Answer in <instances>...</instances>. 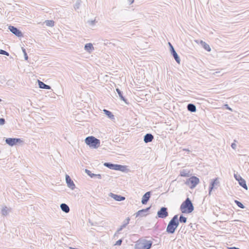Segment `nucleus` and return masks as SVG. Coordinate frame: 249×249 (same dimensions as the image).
I'll return each instance as SVG.
<instances>
[{
    "instance_id": "28",
    "label": "nucleus",
    "mask_w": 249,
    "mask_h": 249,
    "mask_svg": "<svg viewBox=\"0 0 249 249\" xmlns=\"http://www.w3.org/2000/svg\"><path fill=\"white\" fill-rule=\"evenodd\" d=\"M235 203L236 204V205L240 208L244 209L245 208V206L244 205L240 202V201L238 200H235Z\"/></svg>"
},
{
    "instance_id": "25",
    "label": "nucleus",
    "mask_w": 249,
    "mask_h": 249,
    "mask_svg": "<svg viewBox=\"0 0 249 249\" xmlns=\"http://www.w3.org/2000/svg\"><path fill=\"white\" fill-rule=\"evenodd\" d=\"M104 165L110 169L114 170L115 164H112L109 162H105Z\"/></svg>"
},
{
    "instance_id": "1",
    "label": "nucleus",
    "mask_w": 249,
    "mask_h": 249,
    "mask_svg": "<svg viewBox=\"0 0 249 249\" xmlns=\"http://www.w3.org/2000/svg\"><path fill=\"white\" fill-rule=\"evenodd\" d=\"M178 215H175L169 222L166 228V231L170 233H173L178 226Z\"/></svg>"
},
{
    "instance_id": "35",
    "label": "nucleus",
    "mask_w": 249,
    "mask_h": 249,
    "mask_svg": "<svg viewBox=\"0 0 249 249\" xmlns=\"http://www.w3.org/2000/svg\"><path fill=\"white\" fill-rule=\"evenodd\" d=\"M5 123V121L4 118H0V125H3Z\"/></svg>"
},
{
    "instance_id": "16",
    "label": "nucleus",
    "mask_w": 249,
    "mask_h": 249,
    "mask_svg": "<svg viewBox=\"0 0 249 249\" xmlns=\"http://www.w3.org/2000/svg\"><path fill=\"white\" fill-rule=\"evenodd\" d=\"M38 82L39 87L40 89H50L51 88L50 86L45 84L43 82L38 80Z\"/></svg>"
},
{
    "instance_id": "34",
    "label": "nucleus",
    "mask_w": 249,
    "mask_h": 249,
    "mask_svg": "<svg viewBox=\"0 0 249 249\" xmlns=\"http://www.w3.org/2000/svg\"><path fill=\"white\" fill-rule=\"evenodd\" d=\"M235 142H236V141L235 140H234V142L232 143L231 144V147H232V149L235 150L236 148V144L235 143Z\"/></svg>"
},
{
    "instance_id": "10",
    "label": "nucleus",
    "mask_w": 249,
    "mask_h": 249,
    "mask_svg": "<svg viewBox=\"0 0 249 249\" xmlns=\"http://www.w3.org/2000/svg\"><path fill=\"white\" fill-rule=\"evenodd\" d=\"M169 45L170 46V52H171V54L173 56V57H174V59H175V60L176 61V62L178 63L179 64L180 60V58H179L178 53H176L173 46L170 42H169Z\"/></svg>"
},
{
    "instance_id": "19",
    "label": "nucleus",
    "mask_w": 249,
    "mask_h": 249,
    "mask_svg": "<svg viewBox=\"0 0 249 249\" xmlns=\"http://www.w3.org/2000/svg\"><path fill=\"white\" fill-rule=\"evenodd\" d=\"M187 109L191 112H195L196 111V107L193 104H189L187 105Z\"/></svg>"
},
{
    "instance_id": "8",
    "label": "nucleus",
    "mask_w": 249,
    "mask_h": 249,
    "mask_svg": "<svg viewBox=\"0 0 249 249\" xmlns=\"http://www.w3.org/2000/svg\"><path fill=\"white\" fill-rule=\"evenodd\" d=\"M139 245L142 249H149L152 246V242L151 241L143 240L139 242Z\"/></svg>"
},
{
    "instance_id": "37",
    "label": "nucleus",
    "mask_w": 249,
    "mask_h": 249,
    "mask_svg": "<svg viewBox=\"0 0 249 249\" xmlns=\"http://www.w3.org/2000/svg\"><path fill=\"white\" fill-rule=\"evenodd\" d=\"M122 240L121 239H120L116 242L115 245H121L122 244Z\"/></svg>"
},
{
    "instance_id": "30",
    "label": "nucleus",
    "mask_w": 249,
    "mask_h": 249,
    "mask_svg": "<svg viewBox=\"0 0 249 249\" xmlns=\"http://www.w3.org/2000/svg\"><path fill=\"white\" fill-rule=\"evenodd\" d=\"M21 49H22V52L24 54V58L26 60H27L28 59V56L27 55V53L26 52V50L25 49L23 48V47H22L21 48Z\"/></svg>"
},
{
    "instance_id": "5",
    "label": "nucleus",
    "mask_w": 249,
    "mask_h": 249,
    "mask_svg": "<svg viewBox=\"0 0 249 249\" xmlns=\"http://www.w3.org/2000/svg\"><path fill=\"white\" fill-rule=\"evenodd\" d=\"M5 142L10 146H14L17 143H21L23 142V141L19 138H7L5 140Z\"/></svg>"
},
{
    "instance_id": "22",
    "label": "nucleus",
    "mask_w": 249,
    "mask_h": 249,
    "mask_svg": "<svg viewBox=\"0 0 249 249\" xmlns=\"http://www.w3.org/2000/svg\"><path fill=\"white\" fill-rule=\"evenodd\" d=\"M103 111L105 113V114L107 116V117L110 119H114V116L112 114V113L109 110L104 109Z\"/></svg>"
},
{
    "instance_id": "40",
    "label": "nucleus",
    "mask_w": 249,
    "mask_h": 249,
    "mask_svg": "<svg viewBox=\"0 0 249 249\" xmlns=\"http://www.w3.org/2000/svg\"><path fill=\"white\" fill-rule=\"evenodd\" d=\"M129 2L130 4H132L134 2V0H127Z\"/></svg>"
},
{
    "instance_id": "31",
    "label": "nucleus",
    "mask_w": 249,
    "mask_h": 249,
    "mask_svg": "<svg viewBox=\"0 0 249 249\" xmlns=\"http://www.w3.org/2000/svg\"><path fill=\"white\" fill-rule=\"evenodd\" d=\"M221 108H225L231 111H232V109L230 107H229V105L227 104H225L223 105H222Z\"/></svg>"
},
{
    "instance_id": "24",
    "label": "nucleus",
    "mask_w": 249,
    "mask_h": 249,
    "mask_svg": "<svg viewBox=\"0 0 249 249\" xmlns=\"http://www.w3.org/2000/svg\"><path fill=\"white\" fill-rule=\"evenodd\" d=\"M116 90L118 94H119L120 99L126 103V99L123 96L122 92L119 89H116Z\"/></svg>"
},
{
    "instance_id": "39",
    "label": "nucleus",
    "mask_w": 249,
    "mask_h": 249,
    "mask_svg": "<svg viewBox=\"0 0 249 249\" xmlns=\"http://www.w3.org/2000/svg\"><path fill=\"white\" fill-rule=\"evenodd\" d=\"M95 20H91V21H89V23L90 24V25H94L95 23Z\"/></svg>"
},
{
    "instance_id": "33",
    "label": "nucleus",
    "mask_w": 249,
    "mask_h": 249,
    "mask_svg": "<svg viewBox=\"0 0 249 249\" xmlns=\"http://www.w3.org/2000/svg\"><path fill=\"white\" fill-rule=\"evenodd\" d=\"M0 54L5 55L6 56H9V53L1 49H0Z\"/></svg>"
},
{
    "instance_id": "17",
    "label": "nucleus",
    "mask_w": 249,
    "mask_h": 249,
    "mask_svg": "<svg viewBox=\"0 0 249 249\" xmlns=\"http://www.w3.org/2000/svg\"><path fill=\"white\" fill-rule=\"evenodd\" d=\"M84 49L88 52L90 53L94 50V47L91 43H89L85 45Z\"/></svg>"
},
{
    "instance_id": "29",
    "label": "nucleus",
    "mask_w": 249,
    "mask_h": 249,
    "mask_svg": "<svg viewBox=\"0 0 249 249\" xmlns=\"http://www.w3.org/2000/svg\"><path fill=\"white\" fill-rule=\"evenodd\" d=\"M179 220L181 223H186L187 221V218L186 217L181 215L179 217Z\"/></svg>"
},
{
    "instance_id": "11",
    "label": "nucleus",
    "mask_w": 249,
    "mask_h": 249,
    "mask_svg": "<svg viewBox=\"0 0 249 249\" xmlns=\"http://www.w3.org/2000/svg\"><path fill=\"white\" fill-rule=\"evenodd\" d=\"M192 174L191 171L187 169H183L180 171L179 175L181 177H189Z\"/></svg>"
},
{
    "instance_id": "6",
    "label": "nucleus",
    "mask_w": 249,
    "mask_h": 249,
    "mask_svg": "<svg viewBox=\"0 0 249 249\" xmlns=\"http://www.w3.org/2000/svg\"><path fill=\"white\" fill-rule=\"evenodd\" d=\"M234 177L241 187H247L246 181L237 173L234 174Z\"/></svg>"
},
{
    "instance_id": "23",
    "label": "nucleus",
    "mask_w": 249,
    "mask_h": 249,
    "mask_svg": "<svg viewBox=\"0 0 249 249\" xmlns=\"http://www.w3.org/2000/svg\"><path fill=\"white\" fill-rule=\"evenodd\" d=\"M60 207L62 211L65 213H68L70 211L69 207L66 204H62L60 206Z\"/></svg>"
},
{
    "instance_id": "7",
    "label": "nucleus",
    "mask_w": 249,
    "mask_h": 249,
    "mask_svg": "<svg viewBox=\"0 0 249 249\" xmlns=\"http://www.w3.org/2000/svg\"><path fill=\"white\" fill-rule=\"evenodd\" d=\"M157 215L159 217L164 218L168 215V213L166 208H161L157 213Z\"/></svg>"
},
{
    "instance_id": "15",
    "label": "nucleus",
    "mask_w": 249,
    "mask_h": 249,
    "mask_svg": "<svg viewBox=\"0 0 249 249\" xmlns=\"http://www.w3.org/2000/svg\"><path fill=\"white\" fill-rule=\"evenodd\" d=\"M66 181L68 187H75L73 181L71 180L70 177L68 175H66Z\"/></svg>"
},
{
    "instance_id": "27",
    "label": "nucleus",
    "mask_w": 249,
    "mask_h": 249,
    "mask_svg": "<svg viewBox=\"0 0 249 249\" xmlns=\"http://www.w3.org/2000/svg\"><path fill=\"white\" fill-rule=\"evenodd\" d=\"M81 0H77L75 4L74 5V8L75 10H77L79 8L80 6L81 5Z\"/></svg>"
},
{
    "instance_id": "26",
    "label": "nucleus",
    "mask_w": 249,
    "mask_h": 249,
    "mask_svg": "<svg viewBox=\"0 0 249 249\" xmlns=\"http://www.w3.org/2000/svg\"><path fill=\"white\" fill-rule=\"evenodd\" d=\"M45 23L49 27H53L54 25V21L52 20H47L45 21Z\"/></svg>"
},
{
    "instance_id": "4",
    "label": "nucleus",
    "mask_w": 249,
    "mask_h": 249,
    "mask_svg": "<svg viewBox=\"0 0 249 249\" xmlns=\"http://www.w3.org/2000/svg\"><path fill=\"white\" fill-rule=\"evenodd\" d=\"M199 182V179L198 178L195 176H192L188 178L185 182L187 185L191 186V187H196Z\"/></svg>"
},
{
    "instance_id": "18",
    "label": "nucleus",
    "mask_w": 249,
    "mask_h": 249,
    "mask_svg": "<svg viewBox=\"0 0 249 249\" xmlns=\"http://www.w3.org/2000/svg\"><path fill=\"white\" fill-rule=\"evenodd\" d=\"M126 169V167L125 166L119 165V164H115L114 167V170L117 171H124Z\"/></svg>"
},
{
    "instance_id": "13",
    "label": "nucleus",
    "mask_w": 249,
    "mask_h": 249,
    "mask_svg": "<svg viewBox=\"0 0 249 249\" xmlns=\"http://www.w3.org/2000/svg\"><path fill=\"white\" fill-rule=\"evenodd\" d=\"M150 197V192H148L146 193L143 196L142 200V203L143 204H146L148 201L149 198Z\"/></svg>"
},
{
    "instance_id": "41",
    "label": "nucleus",
    "mask_w": 249,
    "mask_h": 249,
    "mask_svg": "<svg viewBox=\"0 0 249 249\" xmlns=\"http://www.w3.org/2000/svg\"><path fill=\"white\" fill-rule=\"evenodd\" d=\"M230 249H240L236 248V247H231L230 248Z\"/></svg>"
},
{
    "instance_id": "3",
    "label": "nucleus",
    "mask_w": 249,
    "mask_h": 249,
    "mask_svg": "<svg viewBox=\"0 0 249 249\" xmlns=\"http://www.w3.org/2000/svg\"><path fill=\"white\" fill-rule=\"evenodd\" d=\"M85 142L90 147L97 148L100 146V140L93 136H89L87 137Z\"/></svg>"
},
{
    "instance_id": "20",
    "label": "nucleus",
    "mask_w": 249,
    "mask_h": 249,
    "mask_svg": "<svg viewBox=\"0 0 249 249\" xmlns=\"http://www.w3.org/2000/svg\"><path fill=\"white\" fill-rule=\"evenodd\" d=\"M200 44L201 45V46L203 47L204 49H205L206 51L210 52L211 51V48L210 46L207 44L206 42L202 40L200 41Z\"/></svg>"
},
{
    "instance_id": "42",
    "label": "nucleus",
    "mask_w": 249,
    "mask_h": 249,
    "mask_svg": "<svg viewBox=\"0 0 249 249\" xmlns=\"http://www.w3.org/2000/svg\"><path fill=\"white\" fill-rule=\"evenodd\" d=\"M70 249H75V248H73L70 247Z\"/></svg>"
},
{
    "instance_id": "14",
    "label": "nucleus",
    "mask_w": 249,
    "mask_h": 249,
    "mask_svg": "<svg viewBox=\"0 0 249 249\" xmlns=\"http://www.w3.org/2000/svg\"><path fill=\"white\" fill-rule=\"evenodd\" d=\"M85 172L91 178H97L98 179L101 178V175L100 174H94L92 173L88 169L85 170Z\"/></svg>"
},
{
    "instance_id": "21",
    "label": "nucleus",
    "mask_w": 249,
    "mask_h": 249,
    "mask_svg": "<svg viewBox=\"0 0 249 249\" xmlns=\"http://www.w3.org/2000/svg\"><path fill=\"white\" fill-rule=\"evenodd\" d=\"M111 196L117 201H122L125 199V197L115 194H112Z\"/></svg>"
},
{
    "instance_id": "36",
    "label": "nucleus",
    "mask_w": 249,
    "mask_h": 249,
    "mask_svg": "<svg viewBox=\"0 0 249 249\" xmlns=\"http://www.w3.org/2000/svg\"><path fill=\"white\" fill-rule=\"evenodd\" d=\"M7 208L5 207V208H4L2 210V213L3 214V215H5L7 214Z\"/></svg>"
},
{
    "instance_id": "12",
    "label": "nucleus",
    "mask_w": 249,
    "mask_h": 249,
    "mask_svg": "<svg viewBox=\"0 0 249 249\" xmlns=\"http://www.w3.org/2000/svg\"><path fill=\"white\" fill-rule=\"evenodd\" d=\"M154 139L153 136L150 133H147L144 136V142L145 143L151 142Z\"/></svg>"
},
{
    "instance_id": "9",
    "label": "nucleus",
    "mask_w": 249,
    "mask_h": 249,
    "mask_svg": "<svg viewBox=\"0 0 249 249\" xmlns=\"http://www.w3.org/2000/svg\"><path fill=\"white\" fill-rule=\"evenodd\" d=\"M8 29L9 30L15 35L17 36L18 37H22L23 34L22 32L18 30L17 28L13 26H9Z\"/></svg>"
},
{
    "instance_id": "38",
    "label": "nucleus",
    "mask_w": 249,
    "mask_h": 249,
    "mask_svg": "<svg viewBox=\"0 0 249 249\" xmlns=\"http://www.w3.org/2000/svg\"><path fill=\"white\" fill-rule=\"evenodd\" d=\"M244 188V190L242 191V192H243L244 193L246 194L247 195H248V193H247V191H248V188Z\"/></svg>"
},
{
    "instance_id": "43",
    "label": "nucleus",
    "mask_w": 249,
    "mask_h": 249,
    "mask_svg": "<svg viewBox=\"0 0 249 249\" xmlns=\"http://www.w3.org/2000/svg\"><path fill=\"white\" fill-rule=\"evenodd\" d=\"M1 101V100L0 99V102Z\"/></svg>"
},
{
    "instance_id": "2",
    "label": "nucleus",
    "mask_w": 249,
    "mask_h": 249,
    "mask_svg": "<svg viewBox=\"0 0 249 249\" xmlns=\"http://www.w3.org/2000/svg\"><path fill=\"white\" fill-rule=\"evenodd\" d=\"M180 211L182 213H189L194 210L193 205L189 198H187L181 205Z\"/></svg>"
},
{
    "instance_id": "32",
    "label": "nucleus",
    "mask_w": 249,
    "mask_h": 249,
    "mask_svg": "<svg viewBox=\"0 0 249 249\" xmlns=\"http://www.w3.org/2000/svg\"><path fill=\"white\" fill-rule=\"evenodd\" d=\"M217 179V178H215V179H214L213 180H212L211 182H210L209 187H214V185H216L217 184V183H216Z\"/></svg>"
}]
</instances>
